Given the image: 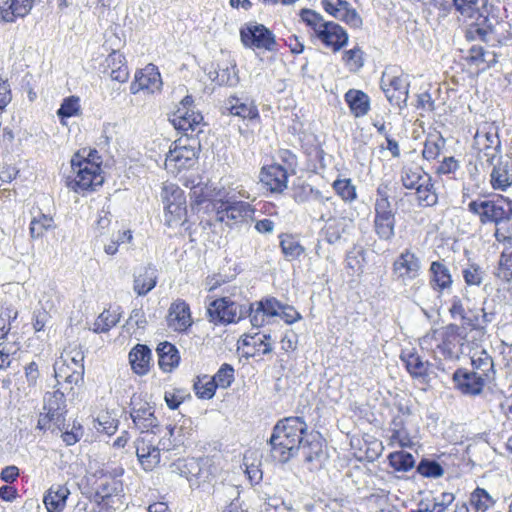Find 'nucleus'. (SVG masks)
<instances>
[{"label": "nucleus", "mask_w": 512, "mask_h": 512, "mask_svg": "<svg viewBox=\"0 0 512 512\" xmlns=\"http://www.w3.org/2000/svg\"><path fill=\"white\" fill-rule=\"evenodd\" d=\"M136 455L145 471H152L160 464V449L145 436L137 438Z\"/></svg>", "instance_id": "30"}, {"label": "nucleus", "mask_w": 512, "mask_h": 512, "mask_svg": "<svg viewBox=\"0 0 512 512\" xmlns=\"http://www.w3.org/2000/svg\"><path fill=\"white\" fill-rule=\"evenodd\" d=\"M197 158L196 140L189 137H180L171 143L164 166L168 172L178 174L193 167Z\"/></svg>", "instance_id": "9"}, {"label": "nucleus", "mask_w": 512, "mask_h": 512, "mask_svg": "<svg viewBox=\"0 0 512 512\" xmlns=\"http://www.w3.org/2000/svg\"><path fill=\"white\" fill-rule=\"evenodd\" d=\"M299 451L307 463L320 461L325 455V441L319 433L309 431L302 441Z\"/></svg>", "instance_id": "36"}, {"label": "nucleus", "mask_w": 512, "mask_h": 512, "mask_svg": "<svg viewBox=\"0 0 512 512\" xmlns=\"http://www.w3.org/2000/svg\"><path fill=\"white\" fill-rule=\"evenodd\" d=\"M157 284L155 270L150 267H142L134 275V291L139 296L150 292Z\"/></svg>", "instance_id": "50"}, {"label": "nucleus", "mask_w": 512, "mask_h": 512, "mask_svg": "<svg viewBox=\"0 0 512 512\" xmlns=\"http://www.w3.org/2000/svg\"><path fill=\"white\" fill-rule=\"evenodd\" d=\"M418 206L427 208L438 203V193L432 176L413 189Z\"/></svg>", "instance_id": "45"}, {"label": "nucleus", "mask_w": 512, "mask_h": 512, "mask_svg": "<svg viewBox=\"0 0 512 512\" xmlns=\"http://www.w3.org/2000/svg\"><path fill=\"white\" fill-rule=\"evenodd\" d=\"M278 238L281 252L286 260H297L305 253L304 246L301 245L295 235L291 233H281Z\"/></svg>", "instance_id": "48"}, {"label": "nucleus", "mask_w": 512, "mask_h": 512, "mask_svg": "<svg viewBox=\"0 0 512 512\" xmlns=\"http://www.w3.org/2000/svg\"><path fill=\"white\" fill-rule=\"evenodd\" d=\"M392 270L399 280L412 281L420 274L421 262L414 252L406 249L394 260Z\"/></svg>", "instance_id": "25"}, {"label": "nucleus", "mask_w": 512, "mask_h": 512, "mask_svg": "<svg viewBox=\"0 0 512 512\" xmlns=\"http://www.w3.org/2000/svg\"><path fill=\"white\" fill-rule=\"evenodd\" d=\"M217 384L209 375H198L193 381V390L197 398L209 400L213 398L217 390Z\"/></svg>", "instance_id": "57"}, {"label": "nucleus", "mask_w": 512, "mask_h": 512, "mask_svg": "<svg viewBox=\"0 0 512 512\" xmlns=\"http://www.w3.org/2000/svg\"><path fill=\"white\" fill-rule=\"evenodd\" d=\"M104 72L108 73L112 80L125 83L129 79V69L125 55L113 50L104 61Z\"/></svg>", "instance_id": "34"}, {"label": "nucleus", "mask_w": 512, "mask_h": 512, "mask_svg": "<svg viewBox=\"0 0 512 512\" xmlns=\"http://www.w3.org/2000/svg\"><path fill=\"white\" fill-rule=\"evenodd\" d=\"M389 465L398 472H407L414 467L415 460L411 453L395 451L388 455Z\"/></svg>", "instance_id": "60"}, {"label": "nucleus", "mask_w": 512, "mask_h": 512, "mask_svg": "<svg viewBox=\"0 0 512 512\" xmlns=\"http://www.w3.org/2000/svg\"><path fill=\"white\" fill-rule=\"evenodd\" d=\"M120 320V314L111 308L105 309L94 322L96 333H105L113 328Z\"/></svg>", "instance_id": "61"}, {"label": "nucleus", "mask_w": 512, "mask_h": 512, "mask_svg": "<svg viewBox=\"0 0 512 512\" xmlns=\"http://www.w3.org/2000/svg\"><path fill=\"white\" fill-rule=\"evenodd\" d=\"M331 186L335 194L346 203H352L358 197L356 186L350 178H337Z\"/></svg>", "instance_id": "58"}, {"label": "nucleus", "mask_w": 512, "mask_h": 512, "mask_svg": "<svg viewBox=\"0 0 512 512\" xmlns=\"http://www.w3.org/2000/svg\"><path fill=\"white\" fill-rule=\"evenodd\" d=\"M194 324L190 305L181 298L171 302L167 315V327L178 334L188 333Z\"/></svg>", "instance_id": "20"}, {"label": "nucleus", "mask_w": 512, "mask_h": 512, "mask_svg": "<svg viewBox=\"0 0 512 512\" xmlns=\"http://www.w3.org/2000/svg\"><path fill=\"white\" fill-rule=\"evenodd\" d=\"M308 432V425L302 417L289 416L280 419L269 440L272 458L280 463L288 462L297 455Z\"/></svg>", "instance_id": "2"}, {"label": "nucleus", "mask_w": 512, "mask_h": 512, "mask_svg": "<svg viewBox=\"0 0 512 512\" xmlns=\"http://www.w3.org/2000/svg\"><path fill=\"white\" fill-rule=\"evenodd\" d=\"M323 11L337 19L351 29L358 30L363 27V19L358 11L347 0H321Z\"/></svg>", "instance_id": "19"}, {"label": "nucleus", "mask_w": 512, "mask_h": 512, "mask_svg": "<svg viewBox=\"0 0 512 512\" xmlns=\"http://www.w3.org/2000/svg\"><path fill=\"white\" fill-rule=\"evenodd\" d=\"M207 314L210 321L215 324L237 323L248 315V307L238 304L229 297H220L209 304Z\"/></svg>", "instance_id": "14"}, {"label": "nucleus", "mask_w": 512, "mask_h": 512, "mask_svg": "<svg viewBox=\"0 0 512 512\" xmlns=\"http://www.w3.org/2000/svg\"><path fill=\"white\" fill-rule=\"evenodd\" d=\"M175 129L184 132H195L203 122V116L195 110L191 95H186L169 118Z\"/></svg>", "instance_id": "15"}, {"label": "nucleus", "mask_w": 512, "mask_h": 512, "mask_svg": "<svg viewBox=\"0 0 512 512\" xmlns=\"http://www.w3.org/2000/svg\"><path fill=\"white\" fill-rule=\"evenodd\" d=\"M469 354L473 369L479 371V374L484 377H488V373L493 368V360L488 352L483 348L476 347L470 349Z\"/></svg>", "instance_id": "55"}, {"label": "nucleus", "mask_w": 512, "mask_h": 512, "mask_svg": "<svg viewBox=\"0 0 512 512\" xmlns=\"http://www.w3.org/2000/svg\"><path fill=\"white\" fill-rule=\"evenodd\" d=\"M291 173L283 169L279 163L265 164L260 168L259 182L271 194H282L287 188Z\"/></svg>", "instance_id": "22"}, {"label": "nucleus", "mask_w": 512, "mask_h": 512, "mask_svg": "<svg viewBox=\"0 0 512 512\" xmlns=\"http://www.w3.org/2000/svg\"><path fill=\"white\" fill-rule=\"evenodd\" d=\"M487 2L488 0H451L452 9L458 19L475 20L465 28L464 37L467 41L488 42V36L493 33V24L488 16L481 12V8L485 7Z\"/></svg>", "instance_id": "4"}, {"label": "nucleus", "mask_w": 512, "mask_h": 512, "mask_svg": "<svg viewBox=\"0 0 512 512\" xmlns=\"http://www.w3.org/2000/svg\"><path fill=\"white\" fill-rule=\"evenodd\" d=\"M151 350L147 345L137 344L129 352V363L132 371L140 376L150 370Z\"/></svg>", "instance_id": "42"}, {"label": "nucleus", "mask_w": 512, "mask_h": 512, "mask_svg": "<svg viewBox=\"0 0 512 512\" xmlns=\"http://www.w3.org/2000/svg\"><path fill=\"white\" fill-rule=\"evenodd\" d=\"M65 412L42 410L38 416L36 428L40 431L51 433L61 432V438L67 446L76 444L83 436V426L76 420L73 421L70 430L63 431L66 421Z\"/></svg>", "instance_id": "11"}, {"label": "nucleus", "mask_w": 512, "mask_h": 512, "mask_svg": "<svg viewBox=\"0 0 512 512\" xmlns=\"http://www.w3.org/2000/svg\"><path fill=\"white\" fill-rule=\"evenodd\" d=\"M214 207L217 220L230 226L253 220L256 212L253 205L242 200L220 199Z\"/></svg>", "instance_id": "13"}, {"label": "nucleus", "mask_w": 512, "mask_h": 512, "mask_svg": "<svg viewBox=\"0 0 512 512\" xmlns=\"http://www.w3.org/2000/svg\"><path fill=\"white\" fill-rule=\"evenodd\" d=\"M165 225L169 228L183 226L187 221L186 195L178 185L169 183L162 188Z\"/></svg>", "instance_id": "10"}, {"label": "nucleus", "mask_w": 512, "mask_h": 512, "mask_svg": "<svg viewBox=\"0 0 512 512\" xmlns=\"http://www.w3.org/2000/svg\"><path fill=\"white\" fill-rule=\"evenodd\" d=\"M352 226V221L345 217L330 218L324 226V235L328 243L338 242L344 234H347Z\"/></svg>", "instance_id": "47"}, {"label": "nucleus", "mask_w": 512, "mask_h": 512, "mask_svg": "<svg viewBox=\"0 0 512 512\" xmlns=\"http://www.w3.org/2000/svg\"><path fill=\"white\" fill-rule=\"evenodd\" d=\"M410 83L400 66H387L380 79V88L392 106L402 108L409 96Z\"/></svg>", "instance_id": "8"}, {"label": "nucleus", "mask_w": 512, "mask_h": 512, "mask_svg": "<svg viewBox=\"0 0 512 512\" xmlns=\"http://www.w3.org/2000/svg\"><path fill=\"white\" fill-rule=\"evenodd\" d=\"M467 209L478 218L481 225L512 220V199L501 194L474 199L468 203Z\"/></svg>", "instance_id": "6"}, {"label": "nucleus", "mask_w": 512, "mask_h": 512, "mask_svg": "<svg viewBox=\"0 0 512 512\" xmlns=\"http://www.w3.org/2000/svg\"><path fill=\"white\" fill-rule=\"evenodd\" d=\"M301 21L312 31L311 36L333 53L343 50L349 41L347 30L339 23L325 20L315 10L303 8L299 12Z\"/></svg>", "instance_id": "3"}, {"label": "nucleus", "mask_w": 512, "mask_h": 512, "mask_svg": "<svg viewBox=\"0 0 512 512\" xmlns=\"http://www.w3.org/2000/svg\"><path fill=\"white\" fill-rule=\"evenodd\" d=\"M490 321L488 313L484 308L468 309L467 315L461 321V328L465 332L464 335L467 336L468 333L475 332L479 340H482L487 333Z\"/></svg>", "instance_id": "31"}, {"label": "nucleus", "mask_w": 512, "mask_h": 512, "mask_svg": "<svg viewBox=\"0 0 512 512\" xmlns=\"http://www.w3.org/2000/svg\"><path fill=\"white\" fill-rule=\"evenodd\" d=\"M494 274L502 282H512V246L501 251Z\"/></svg>", "instance_id": "56"}, {"label": "nucleus", "mask_w": 512, "mask_h": 512, "mask_svg": "<svg viewBox=\"0 0 512 512\" xmlns=\"http://www.w3.org/2000/svg\"><path fill=\"white\" fill-rule=\"evenodd\" d=\"M467 66L473 68L478 74L490 69L497 63L496 53H489L483 46L473 45L464 58Z\"/></svg>", "instance_id": "33"}, {"label": "nucleus", "mask_w": 512, "mask_h": 512, "mask_svg": "<svg viewBox=\"0 0 512 512\" xmlns=\"http://www.w3.org/2000/svg\"><path fill=\"white\" fill-rule=\"evenodd\" d=\"M493 237L498 244L512 246V220L495 224Z\"/></svg>", "instance_id": "64"}, {"label": "nucleus", "mask_w": 512, "mask_h": 512, "mask_svg": "<svg viewBox=\"0 0 512 512\" xmlns=\"http://www.w3.org/2000/svg\"><path fill=\"white\" fill-rule=\"evenodd\" d=\"M54 373L58 383L63 381L68 384L78 385L80 382H83L84 368L75 359H71L70 363L63 360L55 363Z\"/></svg>", "instance_id": "35"}, {"label": "nucleus", "mask_w": 512, "mask_h": 512, "mask_svg": "<svg viewBox=\"0 0 512 512\" xmlns=\"http://www.w3.org/2000/svg\"><path fill=\"white\" fill-rule=\"evenodd\" d=\"M430 176L431 175L416 162L406 163L400 170V182L407 190H413Z\"/></svg>", "instance_id": "41"}, {"label": "nucleus", "mask_w": 512, "mask_h": 512, "mask_svg": "<svg viewBox=\"0 0 512 512\" xmlns=\"http://www.w3.org/2000/svg\"><path fill=\"white\" fill-rule=\"evenodd\" d=\"M466 335H461L460 326L450 323L442 328L440 342L436 348L445 360H453L458 357L462 341Z\"/></svg>", "instance_id": "24"}, {"label": "nucleus", "mask_w": 512, "mask_h": 512, "mask_svg": "<svg viewBox=\"0 0 512 512\" xmlns=\"http://www.w3.org/2000/svg\"><path fill=\"white\" fill-rule=\"evenodd\" d=\"M344 100L355 117H363L370 111V98L362 90L349 89L344 95Z\"/></svg>", "instance_id": "44"}, {"label": "nucleus", "mask_w": 512, "mask_h": 512, "mask_svg": "<svg viewBox=\"0 0 512 512\" xmlns=\"http://www.w3.org/2000/svg\"><path fill=\"white\" fill-rule=\"evenodd\" d=\"M474 149L479 161L492 165L501 157V140L497 131L492 128L477 130L474 136Z\"/></svg>", "instance_id": "16"}, {"label": "nucleus", "mask_w": 512, "mask_h": 512, "mask_svg": "<svg viewBox=\"0 0 512 512\" xmlns=\"http://www.w3.org/2000/svg\"><path fill=\"white\" fill-rule=\"evenodd\" d=\"M34 0H2L0 1V17L5 22H14L17 18L29 14Z\"/></svg>", "instance_id": "39"}, {"label": "nucleus", "mask_w": 512, "mask_h": 512, "mask_svg": "<svg viewBox=\"0 0 512 512\" xmlns=\"http://www.w3.org/2000/svg\"><path fill=\"white\" fill-rule=\"evenodd\" d=\"M69 495L70 490L65 484H53L43 496L47 512H63Z\"/></svg>", "instance_id": "40"}, {"label": "nucleus", "mask_w": 512, "mask_h": 512, "mask_svg": "<svg viewBox=\"0 0 512 512\" xmlns=\"http://www.w3.org/2000/svg\"><path fill=\"white\" fill-rule=\"evenodd\" d=\"M71 174L64 179L65 186L77 194L96 191L104 183L103 159L95 148H81L70 159Z\"/></svg>", "instance_id": "1"}, {"label": "nucleus", "mask_w": 512, "mask_h": 512, "mask_svg": "<svg viewBox=\"0 0 512 512\" xmlns=\"http://www.w3.org/2000/svg\"><path fill=\"white\" fill-rule=\"evenodd\" d=\"M130 415L135 427L142 433L156 434L160 432L158 419L155 416L153 407L140 396L133 395L131 398Z\"/></svg>", "instance_id": "18"}, {"label": "nucleus", "mask_w": 512, "mask_h": 512, "mask_svg": "<svg viewBox=\"0 0 512 512\" xmlns=\"http://www.w3.org/2000/svg\"><path fill=\"white\" fill-rule=\"evenodd\" d=\"M56 228L54 218L49 214L40 213L31 219L29 224L30 237L33 240L42 239L48 232Z\"/></svg>", "instance_id": "52"}, {"label": "nucleus", "mask_w": 512, "mask_h": 512, "mask_svg": "<svg viewBox=\"0 0 512 512\" xmlns=\"http://www.w3.org/2000/svg\"><path fill=\"white\" fill-rule=\"evenodd\" d=\"M282 303L274 297H268L250 304L248 315L254 327H261L266 323L267 318L278 316Z\"/></svg>", "instance_id": "27"}, {"label": "nucleus", "mask_w": 512, "mask_h": 512, "mask_svg": "<svg viewBox=\"0 0 512 512\" xmlns=\"http://www.w3.org/2000/svg\"><path fill=\"white\" fill-rule=\"evenodd\" d=\"M221 471L220 459L214 456L187 459L182 467L191 487L207 491L215 486Z\"/></svg>", "instance_id": "5"}, {"label": "nucleus", "mask_w": 512, "mask_h": 512, "mask_svg": "<svg viewBox=\"0 0 512 512\" xmlns=\"http://www.w3.org/2000/svg\"><path fill=\"white\" fill-rule=\"evenodd\" d=\"M341 51V62L350 73H358L364 67L366 53L362 46L355 44L352 48Z\"/></svg>", "instance_id": "46"}, {"label": "nucleus", "mask_w": 512, "mask_h": 512, "mask_svg": "<svg viewBox=\"0 0 512 512\" xmlns=\"http://www.w3.org/2000/svg\"><path fill=\"white\" fill-rule=\"evenodd\" d=\"M453 381L457 389L463 394L478 395L485 385V377L477 372L458 368L453 374Z\"/></svg>", "instance_id": "29"}, {"label": "nucleus", "mask_w": 512, "mask_h": 512, "mask_svg": "<svg viewBox=\"0 0 512 512\" xmlns=\"http://www.w3.org/2000/svg\"><path fill=\"white\" fill-rule=\"evenodd\" d=\"M467 503L475 512H486L495 502L484 488L477 487L471 492Z\"/></svg>", "instance_id": "59"}, {"label": "nucleus", "mask_w": 512, "mask_h": 512, "mask_svg": "<svg viewBox=\"0 0 512 512\" xmlns=\"http://www.w3.org/2000/svg\"><path fill=\"white\" fill-rule=\"evenodd\" d=\"M273 344L269 334L258 331L242 335L237 342V349L245 358L263 359L273 351Z\"/></svg>", "instance_id": "17"}, {"label": "nucleus", "mask_w": 512, "mask_h": 512, "mask_svg": "<svg viewBox=\"0 0 512 512\" xmlns=\"http://www.w3.org/2000/svg\"><path fill=\"white\" fill-rule=\"evenodd\" d=\"M429 283L436 292H443L452 287V275L449 268L442 261L431 262L429 267Z\"/></svg>", "instance_id": "38"}, {"label": "nucleus", "mask_w": 512, "mask_h": 512, "mask_svg": "<svg viewBox=\"0 0 512 512\" xmlns=\"http://www.w3.org/2000/svg\"><path fill=\"white\" fill-rule=\"evenodd\" d=\"M366 259L362 249H353L346 254L345 270L352 280L360 278L364 273Z\"/></svg>", "instance_id": "53"}, {"label": "nucleus", "mask_w": 512, "mask_h": 512, "mask_svg": "<svg viewBox=\"0 0 512 512\" xmlns=\"http://www.w3.org/2000/svg\"><path fill=\"white\" fill-rule=\"evenodd\" d=\"M156 352L158 355V365L162 372L171 373L179 366L181 356L177 347L171 342H160Z\"/></svg>", "instance_id": "37"}, {"label": "nucleus", "mask_w": 512, "mask_h": 512, "mask_svg": "<svg viewBox=\"0 0 512 512\" xmlns=\"http://www.w3.org/2000/svg\"><path fill=\"white\" fill-rule=\"evenodd\" d=\"M239 34L241 43L245 48L263 52L277 50L276 37L264 24L255 21L248 22L240 28Z\"/></svg>", "instance_id": "12"}, {"label": "nucleus", "mask_w": 512, "mask_h": 512, "mask_svg": "<svg viewBox=\"0 0 512 512\" xmlns=\"http://www.w3.org/2000/svg\"><path fill=\"white\" fill-rule=\"evenodd\" d=\"M226 104L231 115L243 120L260 121V113L254 100L233 95L227 99Z\"/></svg>", "instance_id": "32"}, {"label": "nucleus", "mask_w": 512, "mask_h": 512, "mask_svg": "<svg viewBox=\"0 0 512 512\" xmlns=\"http://www.w3.org/2000/svg\"><path fill=\"white\" fill-rule=\"evenodd\" d=\"M42 410L67 413V406L64 393L61 392L60 390L47 392L44 395V403Z\"/></svg>", "instance_id": "62"}, {"label": "nucleus", "mask_w": 512, "mask_h": 512, "mask_svg": "<svg viewBox=\"0 0 512 512\" xmlns=\"http://www.w3.org/2000/svg\"><path fill=\"white\" fill-rule=\"evenodd\" d=\"M80 113V98L74 95L64 98L60 108L57 111V115L61 120L79 116Z\"/></svg>", "instance_id": "63"}, {"label": "nucleus", "mask_w": 512, "mask_h": 512, "mask_svg": "<svg viewBox=\"0 0 512 512\" xmlns=\"http://www.w3.org/2000/svg\"><path fill=\"white\" fill-rule=\"evenodd\" d=\"M123 493L122 481L111 474H103L99 479L95 498L101 507L109 510L115 509L116 504H120Z\"/></svg>", "instance_id": "21"}, {"label": "nucleus", "mask_w": 512, "mask_h": 512, "mask_svg": "<svg viewBox=\"0 0 512 512\" xmlns=\"http://www.w3.org/2000/svg\"><path fill=\"white\" fill-rule=\"evenodd\" d=\"M214 190L208 184L194 185L189 194L191 209L199 211L204 206L208 208L213 203Z\"/></svg>", "instance_id": "49"}, {"label": "nucleus", "mask_w": 512, "mask_h": 512, "mask_svg": "<svg viewBox=\"0 0 512 512\" xmlns=\"http://www.w3.org/2000/svg\"><path fill=\"white\" fill-rule=\"evenodd\" d=\"M162 88L161 74L154 64H148L135 72L134 79L130 84L131 94H154Z\"/></svg>", "instance_id": "23"}, {"label": "nucleus", "mask_w": 512, "mask_h": 512, "mask_svg": "<svg viewBox=\"0 0 512 512\" xmlns=\"http://www.w3.org/2000/svg\"><path fill=\"white\" fill-rule=\"evenodd\" d=\"M445 142L446 141L440 132L429 133L424 141L422 149L423 159L427 161L436 160L440 156L445 146Z\"/></svg>", "instance_id": "54"}, {"label": "nucleus", "mask_w": 512, "mask_h": 512, "mask_svg": "<svg viewBox=\"0 0 512 512\" xmlns=\"http://www.w3.org/2000/svg\"><path fill=\"white\" fill-rule=\"evenodd\" d=\"M455 496L451 492H442L439 496L432 499L421 500L417 510L410 512H445L446 509L453 503Z\"/></svg>", "instance_id": "51"}, {"label": "nucleus", "mask_w": 512, "mask_h": 512, "mask_svg": "<svg viewBox=\"0 0 512 512\" xmlns=\"http://www.w3.org/2000/svg\"><path fill=\"white\" fill-rule=\"evenodd\" d=\"M390 182H383L376 189L374 203V232L380 240L389 241L395 235V212L389 200Z\"/></svg>", "instance_id": "7"}, {"label": "nucleus", "mask_w": 512, "mask_h": 512, "mask_svg": "<svg viewBox=\"0 0 512 512\" xmlns=\"http://www.w3.org/2000/svg\"><path fill=\"white\" fill-rule=\"evenodd\" d=\"M491 166L489 184L494 191L506 192L512 187V159L499 157Z\"/></svg>", "instance_id": "26"}, {"label": "nucleus", "mask_w": 512, "mask_h": 512, "mask_svg": "<svg viewBox=\"0 0 512 512\" xmlns=\"http://www.w3.org/2000/svg\"><path fill=\"white\" fill-rule=\"evenodd\" d=\"M194 441V430L191 422L186 425L183 424L177 426L166 427L165 436L160 441L162 448L165 450H173L182 446L190 445Z\"/></svg>", "instance_id": "28"}, {"label": "nucleus", "mask_w": 512, "mask_h": 512, "mask_svg": "<svg viewBox=\"0 0 512 512\" xmlns=\"http://www.w3.org/2000/svg\"><path fill=\"white\" fill-rule=\"evenodd\" d=\"M400 360L403 362L407 372L412 378L420 379L428 376L429 363L423 361L415 350L402 351Z\"/></svg>", "instance_id": "43"}]
</instances>
